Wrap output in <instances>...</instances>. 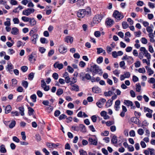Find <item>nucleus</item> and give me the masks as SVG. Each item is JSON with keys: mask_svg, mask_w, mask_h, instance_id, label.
Returning <instances> with one entry per match:
<instances>
[{"mask_svg": "<svg viewBox=\"0 0 155 155\" xmlns=\"http://www.w3.org/2000/svg\"><path fill=\"white\" fill-rule=\"evenodd\" d=\"M100 114L102 117H103L104 119H107L110 118L109 116L107 115V112L105 111H101Z\"/></svg>", "mask_w": 155, "mask_h": 155, "instance_id": "15", "label": "nucleus"}, {"mask_svg": "<svg viewBox=\"0 0 155 155\" xmlns=\"http://www.w3.org/2000/svg\"><path fill=\"white\" fill-rule=\"evenodd\" d=\"M41 86L45 91H48L50 89L49 86L46 85L45 81L44 80H42L41 81Z\"/></svg>", "mask_w": 155, "mask_h": 155, "instance_id": "8", "label": "nucleus"}, {"mask_svg": "<svg viewBox=\"0 0 155 155\" xmlns=\"http://www.w3.org/2000/svg\"><path fill=\"white\" fill-rule=\"evenodd\" d=\"M90 71L92 72L93 75L97 74L101 75L103 73L102 69L96 64H94L91 67Z\"/></svg>", "mask_w": 155, "mask_h": 155, "instance_id": "2", "label": "nucleus"}, {"mask_svg": "<svg viewBox=\"0 0 155 155\" xmlns=\"http://www.w3.org/2000/svg\"><path fill=\"white\" fill-rule=\"evenodd\" d=\"M12 139L16 143H19L20 141L19 139L16 136L13 137Z\"/></svg>", "mask_w": 155, "mask_h": 155, "instance_id": "64", "label": "nucleus"}, {"mask_svg": "<svg viewBox=\"0 0 155 155\" xmlns=\"http://www.w3.org/2000/svg\"><path fill=\"white\" fill-rule=\"evenodd\" d=\"M91 10L89 7H88L86 9L79 10L77 12V16L79 18H82L86 16H89L91 15Z\"/></svg>", "mask_w": 155, "mask_h": 155, "instance_id": "1", "label": "nucleus"}, {"mask_svg": "<svg viewBox=\"0 0 155 155\" xmlns=\"http://www.w3.org/2000/svg\"><path fill=\"white\" fill-rule=\"evenodd\" d=\"M64 41L67 43L69 42L70 43H72L73 42V38L70 36H67L64 38Z\"/></svg>", "mask_w": 155, "mask_h": 155, "instance_id": "11", "label": "nucleus"}, {"mask_svg": "<svg viewBox=\"0 0 155 155\" xmlns=\"http://www.w3.org/2000/svg\"><path fill=\"white\" fill-rule=\"evenodd\" d=\"M68 71L70 73H72L74 71V69L70 66H68L67 67Z\"/></svg>", "mask_w": 155, "mask_h": 155, "instance_id": "53", "label": "nucleus"}, {"mask_svg": "<svg viewBox=\"0 0 155 155\" xmlns=\"http://www.w3.org/2000/svg\"><path fill=\"white\" fill-rule=\"evenodd\" d=\"M124 103L128 106H132L133 105L132 102L129 100H125L124 101Z\"/></svg>", "mask_w": 155, "mask_h": 155, "instance_id": "23", "label": "nucleus"}, {"mask_svg": "<svg viewBox=\"0 0 155 155\" xmlns=\"http://www.w3.org/2000/svg\"><path fill=\"white\" fill-rule=\"evenodd\" d=\"M114 23V21L110 18H107L106 21L107 25L110 27L113 25Z\"/></svg>", "mask_w": 155, "mask_h": 155, "instance_id": "16", "label": "nucleus"}, {"mask_svg": "<svg viewBox=\"0 0 155 155\" xmlns=\"http://www.w3.org/2000/svg\"><path fill=\"white\" fill-rule=\"evenodd\" d=\"M80 130L83 132H86V129L85 126L82 124L79 125Z\"/></svg>", "mask_w": 155, "mask_h": 155, "instance_id": "25", "label": "nucleus"}, {"mask_svg": "<svg viewBox=\"0 0 155 155\" xmlns=\"http://www.w3.org/2000/svg\"><path fill=\"white\" fill-rule=\"evenodd\" d=\"M145 67L147 71V72L149 73V75H151L153 74L154 71L151 68L147 66H146Z\"/></svg>", "mask_w": 155, "mask_h": 155, "instance_id": "24", "label": "nucleus"}, {"mask_svg": "<svg viewBox=\"0 0 155 155\" xmlns=\"http://www.w3.org/2000/svg\"><path fill=\"white\" fill-rule=\"evenodd\" d=\"M0 151L1 153H5L6 152V150L4 145H2L0 146Z\"/></svg>", "mask_w": 155, "mask_h": 155, "instance_id": "26", "label": "nucleus"}, {"mask_svg": "<svg viewBox=\"0 0 155 155\" xmlns=\"http://www.w3.org/2000/svg\"><path fill=\"white\" fill-rule=\"evenodd\" d=\"M19 110L20 113V114L21 116H24L25 114L24 111V109L23 107H20L19 108Z\"/></svg>", "mask_w": 155, "mask_h": 155, "instance_id": "35", "label": "nucleus"}, {"mask_svg": "<svg viewBox=\"0 0 155 155\" xmlns=\"http://www.w3.org/2000/svg\"><path fill=\"white\" fill-rule=\"evenodd\" d=\"M153 25H151V26H147L146 28V30L149 33L153 32Z\"/></svg>", "mask_w": 155, "mask_h": 155, "instance_id": "28", "label": "nucleus"}, {"mask_svg": "<svg viewBox=\"0 0 155 155\" xmlns=\"http://www.w3.org/2000/svg\"><path fill=\"white\" fill-rule=\"evenodd\" d=\"M88 142L91 145H97L98 139L97 137L94 139H93L91 137H90L88 139Z\"/></svg>", "mask_w": 155, "mask_h": 155, "instance_id": "7", "label": "nucleus"}, {"mask_svg": "<svg viewBox=\"0 0 155 155\" xmlns=\"http://www.w3.org/2000/svg\"><path fill=\"white\" fill-rule=\"evenodd\" d=\"M13 68V66L12 64L10 62L8 63L7 68L9 71H10Z\"/></svg>", "mask_w": 155, "mask_h": 155, "instance_id": "49", "label": "nucleus"}, {"mask_svg": "<svg viewBox=\"0 0 155 155\" xmlns=\"http://www.w3.org/2000/svg\"><path fill=\"white\" fill-rule=\"evenodd\" d=\"M7 21L4 22V25L5 26H9L11 25V23L10 21V19L8 18H6Z\"/></svg>", "mask_w": 155, "mask_h": 155, "instance_id": "37", "label": "nucleus"}, {"mask_svg": "<svg viewBox=\"0 0 155 155\" xmlns=\"http://www.w3.org/2000/svg\"><path fill=\"white\" fill-rule=\"evenodd\" d=\"M72 86V87L71 89L72 91H79V87L76 84H74Z\"/></svg>", "mask_w": 155, "mask_h": 155, "instance_id": "21", "label": "nucleus"}, {"mask_svg": "<svg viewBox=\"0 0 155 155\" xmlns=\"http://www.w3.org/2000/svg\"><path fill=\"white\" fill-rule=\"evenodd\" d=\"M144 54V56L146 57L148 61H149L150 59L151 58V55L147 51L146 52H145Z\"/></svg>", "mask_w": 155, "mask_h": 155, "instance_id": "34", "label": "nucleus"}, {"mask_svg": "<svg viewBox=\"0 0 155 155\" xmlns=\"http://www.w3.org/2000/svg\"><path fill=\"white\" fill-rule=\"evenodd\" d=\"M112 94V92L111 91H109L108 92H105L104 93V95L106 96H110Z\"/></svg>", "mask_w": 155, "mask_h": 155, "instance_id": "42", "label": "nucleus"}, {"mask_svg": "<svg viewBox=\"0 0 155 155\" xmlns=\"http://www.w3.org/2000/svg\"><path fill=\"white\" fill-rule=\"evenodd\" d=\"M120 102L119 100H118L115 101L114 108L116 110L118 111L119 110L120 107Z\"/></svg>", "mask_w": 155, "mask_h": 155, "instance_id": "13", "label": "nucleus"}, {"mask_svg": "<svg viewBox=\"0 0 155 155\" xmlns=\"http://www.w3.org/2000/svg\"><path fill=\"white\" fill-rule=\"evenodd\" d=\"M103 61V57H100L97 59V62L98 64H100Z\"/></svg>", "mask_w": 155, "mask_h": 155, "instance_id": "56", "label": "nucleus"}, {"mask_svg": "<svg viewBox=\"0 0 155 155\" xmlns=\"http://www.w3.org/2000/svg\"><path fill=\"white\" fill-rule=\"evenodd\" d=\"M136 89L137 92L140 91L141 90V87L139 84H136Z\"/></svg>", "mask_w": 155, "mask_h": 155, "instance_id": "47", "label": "nucleus"}, {"mask_svg": "<svg viewBox=\"0 0 155 155\" xmlns=\"http://www.w3.org/2000/svg\"><path fill=\"white\" fill-rule=\"evenodd\" d=\"M12 34L13 35H17L19 33L18 29L16 27L13 28L11 32Z\"/></svg>", "mask_w": 155, "mask_h": 155, "instance_id": "18", "label": "nucleus"}, {"mask_svg": "<svg viewBox=\"0 0 155 155\" xmlns=\"http://www.w3.org/2000/svg\"><path fill=\"white\" fill-rule=\"evenodd\" d=\"M141 41L143 44H146L147 43V40L145 38H141Z\"/></svg>", "mask_w": 155, "mask_h": 155, "instance_id": "51", "label": "nucleus"}, {"mask_svg": "<svg viewBox=\"0 0 155 155\" xmlns=\"http://www.w3.org/2000/svg\"><path fill=\"white\" fill-rule=\"evenodd\" d=\"M113 15L114 18L118 20L122 19L124 17L123 15L117 10H115L114 12Z\"/></svg>", "mask_w": 155, "mask_h": 155, "instance_id": "4", "label": "nucleus"}, {"mask_svg": "<svg viewBox=\"0 0 155 155\" xmlns=\"http://www.w3.org/2000/svg\"><path fill=\"white\" fill-rule=\"evenodd\" d=\"M14 24H18L19 23V20L17 18H14L12 19Z\"/></svg>", "mask_w": 155, "mask_h": 155, "instance_id": "54", "label": "nucleus"}, {"mask_svg": "<svg viewBox=\"0 0 155 155\" xmlns=\"http://www.w3.org/2000/svg\"><path fill=\"white\" fill-rule=\"evenodd\" d=\"M12 109V107L10 105H8L5 108V113L8 114L9 113Z\"/></svg>", "mask_w": 155, "mask_h": 155, "instance_id": "29", "label": "nucleus"}, {"mask_svg": "<svg viewBox=\"0 0 155 155\" xmlns=\"http://www.w3.org/2000/svg\"><path fill=\"white\" fill-rule=\"evenodd\" d=\"M97 54H100L101 53L103 52L104 54L105 53V52L102 48H97Z\"/></svg>", "mask_w": 155, "mask_h": 155, "instance_id": "33", "label": "nucleus"}, {"mask_svg": "<svg viewBox=\"0 0 155 155\" xmlns=\"http://www.w3.org/2000/svg\"><path fill=\"white\" fill-rule=\"evenodd\" d=\"M106 124L107 126H109L114 124V122L113 121H109L106 123Z\"/></svg>", "mask_w": 155, "mask_h": 155, "instance_id": "58", "label": "nucleus"}, {"mask_svg": "<svg viewBox=\"0 0 155 155\" xmlns=\"http://www.w3.org/2000/svg\"><path fill=\"white\" fill-rule=\"evenodd\" d=\"M144 112H148V113H152L153 110L148 107H144Z\"/></svg>", "mask_w": 155, "mask_h": 155, "instance_id": "50", "label": "nucleus"}, {"mask_svg": "<svg viewBox=\"0 0 155 155\" xmlns=\"http://www.w3.org/2000/svg\"><path fill=\"white\" fill-rule=\"evenodd\" d=\"M137 132L139 135H142L144 134V131L143 129L142 128H140L138 130Z\"/></svg>", "mask_w": 155, "mask_h": 155, "instance_id": "45", "label": "nucleus"}, {"mask_svg": "<svg viewBox=\"0 0 155 155\" xmlns=\"http://www.w3.org/2000/svg\"><path fill=\"white\" fill-rule=\"evenodd\" d=\"M40 41L42 43L44 44L45 43H48V41L45 38H41L40 39Z\"/></svg>", "mask_w": 155, "mask_h": 155, "instance_id": "55", "label": "nucleus"}, {"mask_svg": "<svg viewBox=\"0 0 155 155\" xmlns=\"http://www.w3.org/2000/svg\"><path fill=\"white\" fill-rule=\"evenodd\" d=\"M102 19V17L101 15H97L93 18V22L94 24H98L101 22Z\"/></svg>", "mask_w": 155, "mask_h": 155, "instance_id": "5", "label": "nucleus"}, {"mask_svg": "<svg viewBox=\"0 0 155 155\" xmlns=\"http://www.w3.org/2000/svg\"><path fill=\"white\" fill-rule=\"evenodd\" d=\"M64 65L62 63H59V62H56L54 64V67L55 68H58L59 69H61L63 68Z\"/></svg>", "mask_w": 155, "mask_h": 155, "instance_id": "9", "label": "nucleus"}, {"mask_svg": "<svg viewBox=\"0 0 155 155\" xmlns=\"http://www.w3.org/2000/svg\"><path fill=\"white\" fill-rule=\"evenodd\" d=\"M111 142L113 144H116L117 143V137L114 135L113 137L112 138L111 140Z\"/></svg>", "mask_w": 155, "mask_h": 155, "instance_id": "30", "label": "nucleus"}, {"mask_svg": "<svg viewBox=\"0 0 155 155\" xmlns=\"http://www.w3.org/2000/svg\"><path fill=\"white\" fill-rule=\"evenodd\" d=\"M15 120H12L9 126V127L10 128H13L15 126Z\"/></svg>", "mask_w": 155, "mask_h": 155, "instance_id": "48", "label": "nucleus"}, {"mask_svg": "<svg viewBox=\"0 0 155 155\" xmlns=\"http://www.w3.org/2000/svg\"><path fill=\"white\" fill-rule=\"evenodd\" d=\"M32 40V41L34 43L36 44V43L37 40L38 39V36L37 34H35L31 36Z\"/></svg>", "mask_w": 155, "mask_h": 155, "instance_id": "22", "label": "nucleus"}, {"mask_svg": "<svg viewBox=\"0 0 155 155\" xmlns=\"http://www.w3.org/2000/svg\"><path fill=\"white\" fill-rule=\"evenodd\" d=\"M71 128L72 130L77 131L80 130L79 126H73Z\"/></svg>", "mask_w": 155, "mask_h": 155, "instance_id": "39", "label": "nucleus"}, {"mask_svg": "<svg viewBox=\"0 0 155 155\" xmlns=\"http://www.w3.org/2000/svg\"><path fill=\"white\" fill-rule=\"evenodd\" d=\"M28 109V114L30 116L32 115L34 112V110L31 107H29Z\"/></svg>", "mask_w": 155, "mask_h": 155, "instance_id": "31", "label": "nucleus"}, {"mask_svg": "<svg viewBox=\"0 0 155 155\" xmlns=\"http://www.w3.org/2000/svg\"><path fill=\"white\" fill-rule=\"evenodd\" d=\"M122 60H127V62H129V60H130V63L132 64L134 62V59L132 57L129 56L127 57V55L124 56L122 58Z\"/></svg>", "mask_w": 155, "mask_h": 155, "instance_id": "12", "label": "nucleus"}, {"mask_svg": "<svg viewBox=\"0 0 155 155\" xmlns=\"http://www.w3.org/2000/svg\"><path fill=\"white\" fill-rule=\"evenodd\" d=\"M58 50L59 52L62 54L66 52L67 50V48L64 47L63 45L60 46Z\"/></svg>", "mask_w": 155, "mask_h": 155, "instance_id": "14", "label": "nucleus"}, {"mask_svg": "<svg viewBox=\"0 0 155 155\" xmlns=\"http://www.w3.org/2000/svg\"><path fill=\"white\" fill-rule=\"evenodd\" d=\"M128 149L129 151L132 152L134 150V148L132 145L129 146L128 147Z\"/></svg>", "mask_w": 155, "mask_h": 155, "instance_id": "63", "label": "nucleus"}, {"mask_svg": "<svg viewBox=\"0 0 155 155\" xmlns=\"http://www.w3.org/2000/svg\"><path fill=\"white\" fill-rule=\"evenodd\" d=\"M77 2V5L78 7L83 6L84 4V0H78Z\"/></svg>", "mask_w": 155, "mask_h": 155, "instance_id": "27", "label": "nucleus"}, {"mask_svg": "<svg viewBox=\"0 0 155 155\" xmlns=\"http://www.w3.org/2000/svg\"><path fill=\"white\" fill-rule=\"evenodd\" d=\"M63 91L62 89L61 88H59L57 90L56 94L58 96L60 95L63 94Z\"/></svg>", "mask_w": 155, "mask_h": 155, "instance_id": "46", "label": "nucleus"}, {"mask_svg": "<svg viewBox=\"0 0 155 155\" xmlns=\"http://www.w3.org/2000/svg\"><path fill=\"white\" fill-rule=\"evenodd\" d=\"M35 11V9L33 8H28L24 10L22 12V14L26 16H28L33 13Z\"/></svg>", "mask_w": 155, "mask_h": 155, "instance_id": "3", "label": "nucleus"}, {"mask_svg": "<svg viewBox=\"0 0 155 155\" xmlns=\"http://www.w3.org/2000/svg\"><path fill=\"white\" fill-rule=\"evenodd\" d=\"M94 35L96 37H98L101 36V32L99 31H96L94 33Z\"/></svg>", "mask_w": 155, "mask_h": 155, "instance_id": "62", "label": "nucleus"}, {"mask_svg": "<svg viewBox=\"0 0 155 155\" xmlns=\"http://www.w3.org/2000/svg\"><path fill=\"white\" fill-rule=\"evenodd\" d=\"M36 96L35 94L32 95L30 96V98L32 100V101L34 102H35L36 101Z\"/></svg>", "mask_w": 155, "mask_h": 155, "instance_id": "38", "label": "nucleus"}, {"mask_svg": "<svg viewBox=\"0 0 155 155\" xmlns=\"http://www.w3.org/2000/svg\"><path fill=\"white\" fill-rule=\"evenodd\" d=\"M25 43H23L21 41H18L17 43V46L18 48H19L21 46H23L24 45Z\"/></svg>", "mask_w": 155, "mask_h": 155, "instance_id": "40", "label": "nucleus"}, {"mask_svg": "<svg viewBox=\"0 0 155 155\" xmlns=\"http://www.w3.org/2000/svg\"><path fill=\"white\" fill-rule=\"evenodd\" d=\"M46 145L49 148H52L54 146V144L52 143H46Z\"/></svg>", "mask_w": 155, "mask_h": 155, "instance_id": "41", "label": "nucleus"}, {"mask_svg": "<svg viewBox=\"0 0 155 155\" xmlns=\"http://www.w3.org/2000/svg\"><path fill=\"white\" fill-rule=\"evenodd\" d=\"M130 76V74L129 72H124L123 74L120 75V79L122 81L126 78H129Z\"/></svg>", "mask_w": 155, "mask_h": 155, "instance_id": "6", "label": "nucleus"}, {"mask_svg": "<svg viewBox=\"0 0 155 155\" xmlns=\"http://www.w3.org/2000/svg\"><path fill=\"white\" fill-rule=\"evenodd\" d=\"M28 22H29L30 25L31 26H34L36 23V22L34 18H30L29 21Z\"/></svg>", "mask_w": 155, "mask_h": 155, "instance_id": "17", "label": "nucleus"}, {"mask_svg": "<svg viewBox=\"0 0 155 155\" xmlns=\"http://www.w3.org/2000/svg\"><path fill=\"white\" fill-rule=\"evenodd\" d=\"M147 150H149L150 155H155V150L153 148H148Z\"/></svg>", "mask_w": 155, "mask_h": 155, "instance_id": "44", "label": "nucleus"}, {"mask_svg": "<svg viewBox=\"0 0 155 155\" xmlns=\"http://www.w3.org/2000/svg\"><path fill=\"white\" fill-rule=\"evenodd\" d=\"M80 155H87V153L86 152L83 150H79Z\"/></svg>", "mask_w": 155, "mask_h": 155, "instance_id": "59", "label": "nucleus"}, {"mask_svg": "<svg viewBox=\"0 0 155 155\" xmlns=\"http://www.w3.org/2000/svg\"><path fill=\"white\" fill-rule=\"evenodd\" d=\"M52 77L54 79L57 80L58 79L59 76L57 73H54L53 74Z\"/></svg>", "mask_w": 155, "mask_h": 155, "instance_id": "60", "label": "nucleus"}, {"mask_svg": "<svg viewBox=\"0 0 155 155\" xmlns=\"http://www.w3.org/2000/svg\"><path fill=\"white\" fill-rule=\"evenodd\" d=\"M138 71L139 73L142 74L145 73L146 72L144 68H139Z\"/></svg>", "mask_w": 155, "mask_h": 155, "instance_id": "57", "label": "nucleus"}, {"mask_svg": "<svg viewBox=\"0 0 155 155\" xmlns=\"http://www.w3.org/2000/svg\"><path fill=\"white\" fill-rule=\"evenodd\" d=\"M112 100H108L106 104V107H110L112 105Z\"/></svg>", "mask_w": 155, "mask_h": 155, "instance_id": "36", "label": "nucleus"}, {"mask_svg": "<svg viewBox=\"0 0 155 155\" xmlns=\"http://www.w3.org/2000/svg\"><path fill=\"white\" fill-rule=\"evenodd\" d=\"M35 55V53H32L28 56V60L31 63H33L36 61L34 56Z\"/></svg>", "mask_w": 155, "mask_h": 155, "instance_id": "10", "label": "nucleus"}, {"mask_svg": "<svg viewBox=\"0 0 155 155\" xmlns=\"http://www.w3.org/2000/svg\"><path fill=\"white\" fill-rule=\"evenodd\" d=\"M130 120L131 122H133L137 124H140V120L136 117H132L130 119Z\"/></svg>", "mask_w": 155, "mask_h": 155, "instance_id": "20", "label": "nucleus"}, {"mask_svg": "<svg viewBox=\"0 0 155 155\" xmlns=\"http://www.w3.org/2000/svg\"><path fill=\"white\" fill-rule=\"evenodd\" d=\"M30 18L26 16H23L21 17V19L22 21L25 22H28L29 21Z\"/></svg>", "mask_w": 155, "mask_h": 155, "instance_id": "32", "label": "nucleus"}, {"mask_svg": "<svg viewBox=\"0 0 155 155\" xmlns=\"http://www.w3.org/2000/svg\"><path fill=\"white\" fill-rule=\"evenodd\" d=\"M122 26L124 29H126L129 27V25L127 24V23L123 21L122 23Z\"/></svg>", "mask_w": 155, "mask_h": 155, "instance_id": "43", "label": "nucleus"}, {"mask_svg": "<svg viewBox=\"0 0 155 155\" xmlns=\"http://www.w3.org/2000/svg\"><path fill=\"white\" fill-rule=\"evenodd\" d=\"M113 73L114 74L116 75V76L118 77L119 76V74L120 73V71L117 69H116L113 71Z\"/></svg>", "mask_w": 155, "mask_h": 155, "instance_id": "52", "label": "nucleus"}, {"mask_svg": "<svg viewBox=\"0 0 155 155\" xmlns=\"http://www.w3.org/2000/svg\"><path fill=\"white\" fill-rule=\"evenodd\" d=\"M22 86L25 88H27L28 87V83L26 81H23L22 83Z\"/></svg>", "mask_w": 155, "mask_h": 155, "instance_id": "61", "label": "nucleus"}, {"mask_svg": "<svg viewBox=\"0 0 155 155\" xmlns=\"http://www.w3.org/2000/svg\"><path fill=\"white\" fill-rule=\"evenodd\" d=\"M92 91L95 93H99L101 92V89L95 86L92 88Z\"/></svg>", "mask_w": 155, "mask_h": 155, "instance_id": "19", "label": "nucleus"}]
</instances>
